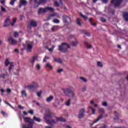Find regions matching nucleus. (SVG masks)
I'll list each match as a JSON object with an SVG mask.
<instances>
[{"label": "nucleus", "mask_w": 128, "mask_h": 128, "mask_svg": "<svg viewBox=\"0 0 128 128\" xmlns=\"http://www.w3.org/2000/svg\"><path fill=\"white\" fill-rule=\"evenodd\" d=\"M46 67L48 68L51 70H52V68H53L52 66V64H50V63H47L46 64Z\"/></svg>", "instance_id": "obj_24"}, {"label": "nucleus", "mask_w": 128, "mask_h": 128, "mask_svg": "<svg viewBox=\"0 0 128 128\" xmlns=\"http://www.w3.org/2000/svg\"><path fill=\"white\" fill-rule=\"evenodd\" d=\"M71 45L72 46H78V41L76 38H74V40L71 42Z\"/></svg>", "instance_id": "obj_12"}, {"label": "nucleus", "mask_w": 128, "mask_h": 128, "mask_svg": "<svg viewBox=\"0 0 128 128\" xmlns=\"http://www.w3.org/2000/svg\"><path fill=\"white\" fill-rule=\"evenodd\" d=\"M48 124H56V122L53 120H51L48 121Z\"/></svg>", "instance_id": "obj_37"}, {"label": "nucleus", "mask_w": 128, "mask_h": 128, "mask_svg": "<svg viewBox=\"0 0 128 128\" xmlns=\"http://www.w3.org/2000/svg\"><path fill=\"white\" fill-rule=\"evenodd\" d=\"M18 108H20V110H24V106H22L21 105L18 106Z\"/></svg>", "instance_id": "obj_56"}, {"label": "nucleus", "mask_w": 128, "mask_h": 128, "mask_svg": "<svg viewBox=\"0 0 128 128\" xmlns=\"http://www.w3.org/2000/svg\"><path fill=\"white\" fill-rule=\"evenodd\" d=\"M104 4H106L108 2V0H101Z\"/></svg>", "instance_id": "obj_57"}, {"label": "nucleus", "mask_w": 128, "mask_h": 128, "mask_svg": "<svg viewBox=\"0 0 128 128\" xmlns=\"http://www.w3.org/2000/svg\"><path fill=\"white\" fill-rule=\"evenodd\" d=\"M97 64L98 66H100V68H102V62H97Z\"/></svg>", "instance_id": "obj_47"}, {"label": "nucleus", "mask_w": 128, "mask_h": 128, "mask_svg": "<svg viewBox=\"0 0 128 128\" xmlns=\"http://www.w3.org/2000/svg\"><path fill=\"white\" fill-rule=\"evenodd\" d=\"M98 112H100L101 114H104V108H99L98 110Z\"/></svg>", "instance_id": "obj_42"}, {"label": "nucleus", "mask_w": 128, "mask_h": 128, "mask_svg": "<svg viewBox=\"0 0 128 128\" xmlns=\"http://www.w3.org/2000/svg\"><path fill=\"white\" fill-rule=\"evenodd\" d=\"M36 68L38 70H40V64H37L36 66Z\"/></svg>", "instance_id": "obj_43"}, {"label": "nucleus", "mask_w": 128, "mask_h": 128, "mask_svg": "<svg viewBox=\"0 0 128 128\" xmlns=\"http://www.w3.org/2000/svg\"><path fill=\"white\" fill-rule=\"evenodd\" d=\"M8 73H6L5 74H2V75H0V78H6V76H8Z\"/></svg>", "instance_id": "obj_38"}, {"label": "nucleus", "mask_w": 128, "mask_h": 128, "mask_svg": "<svg viewBox=\"0 0 128 128\" xmlns=\"http://www.w3.org/2000/svg\"><path fill=\"white\" fill-rule=\"evenodd\" d=\"M76 24L78 26H82V24L80 23V18H78L76 20Z\"/></svg>", "instance_id": "obj_40"}, {"label": "nucleus", "mask_w": 128, "mask_h": 128, "mask_svg": "<svg viewBox=\"0 0 128 128\" xmlns=\"http://www.w3.org/2000/svg\"><path fill=\"white\" fill-rule=\"evenodd\" d=\"M36 60H37L38 62L40 60H38V55L33 56V57L30 60V62L32 64H34L36 62Z\"/></svg>", "instance_id": "obj_9"}, {"label": "nucleus", "mask_w": 128, "mask_h": 128, "mask_svg": "<svg viewBox=\"0 0 128 128\" xmlns=\"http://www.w3.org/2000/svg\"><path fill=\"white\" fill-rule=\"evenodd\" d=\"M58 26H53L52 28V31L54 32V30H58Z\"/></svg>", "instance_id": "obj_44"}, {"label": "nucleus", "mask_w": 128, "mask_h": 128, "mask_svg": "<svg viewBox=\"0 0 128 128\" xmlns=\"http://www.w3.org/2000/svg\"><path fill=\"white\" fill-rule=\"evenodd\" d=\"M24 120L25 122H28L29 124H34V120H32V119H30V118L28 117H24Z\"/></svg>", "instance_id": "obj_11"}, {"label": "nucleus", "mask_w": 128, "mask_h": 128, "mask_svg": "<svg viewBox=\"0 0 128 128\" xmlns=\"http://www.w3.org/2000/svg\"><path fill=\"white\" fill-rule=\"evenodd\" d=\"M100 20H101V22H106V19L104 18H100Z\"/></svg>", "instance_id": "obj_58"}, {"label": "nucleus", "mask_w": 128, "mask_h": 128, "mask_svg": "<svg viewBox=\"0 0 128 128\" xmlns=\"http://www.w3.org/2000/svg\"><path fill=\"white\" fill-rule=\"evenodd\" d=\"M48 10H49L50 12H54V8L52 7H46L44 8H40V9H39L38 13L40 14H42L43 12H46Z\"/></svg>", "instance_id": "obj_3"}, {"label": "nucleus", "mask_w": 128, "mask_h": 128, "mask_svg": "<svg viewBox=\"0 0 128 128\" xmlns=\"http://www.w3.org/2000/svg\"><path fill=\"white\" fill-rule=\"evenodd\" d=\"M64 71V70H62V68H59L57 72L58 74H60V72H62Z\"/></svg>", "instance_id": "obj_50"}, {"label": "nucleus", "mask_w": 128, "mask_h": 128, "mask_svg": "<svg viewBox=\"0 0 128 128\" xmlns=\"http://www.w3.org/2000/svg\"><path fill=\"white\" fill-rule=\"evenodd\" d=\"M54 61L56 62H59L60 64H62V60L56 57L54 58Z\"/></svg>", "instance_id": "obj_16"}, {"label": "nucleus", "mask_w": 128, "mask_h": 128, "mask_svg": "<svg viewBox=\"0 0 128 128\" xmlns=\"http://www.w3.org/2000/svg\"><path fill=\"white\" fill-rule=\"evenodd\" d=\"M84 44L88 48H92V45L89 44H88V42H84Z\"/></svg>", "instance_id": "obj_28"}, {"label": "nucleus", "mask_w": 128, "mask_h": 128, "mask_svg": "<svg viewBox=\"0 0 128 128\" xmlns=\"http://www.w3.org/2000/svg\"><path fill=\"white\" fill-rule=\"evenodd\" d=\"M88 108H90L92 110V114H96V109L92 106H88Z\"/></svg>", "instance_id": "obj_20"}, {"label": "nucleus", "mask_w": 128, "mask_h": 128, "mask_svg": "<svg viewBox=\"0 0 128 128\" xmlns=\"http://www.w3.org/2000/svg\"><path fill=\"white\" fill-rule=\"evenodd\" d=\"M0 2L2 4H4V0H1Z\"/></svg>", "instance_id": "obj_64"}, {"label": "nucleus", "mask_w": 128, "mask_h": 128, "mask_svg": "<svg viewBox=\"0 0 128 128\" xmlns=\"http://www.w3.org/2000/svg\"><path fill=\"white\" fill-rule=\"evenodd\" d=\"M80 80L84 82H88V80L84 77H80Z\"/></svg>", "instance_id": "obj_29"}, {"label": "nucleus", "mask_w": 128, "mask_h": 128, "mask_svg": "<svg viewBox=\"0 0 128 128\" xmlns=\"http://www.w3.org/2000/svg\"><path fill=\"white\" fill-rule=\"evenodd\" d=\"M52 16H57L58 18H60V15L58 14V13H54L50 15L49 18H52Z\"/></svg>", "instance_id": "obj_23"}, {"label": "nucleus", "mask_w": 128, "mask_h": 128, "mask_svg": "<svg viewBox=\"0 0 128 128\" xmlns=\"http://www.w3.org/2000/svg\"><path fill=\"white\" fill-rule=\"evenodd\" d=\"M53 0L56 6H60V4H62V1L60 0Z\"/></svg>", "instance_id": "obj_15"}, {"label": "nucleus", "mask_w": 128, "mask_h": 128, "mask_svg": "<svg viewBox=\"0 0 128 128\" xmlns=\"http://www.w3.org/2000/svg\"><path fill=\"white\" fill-rule=\"evenodd\" d=\"M6 92L10 94L12 92V90L10 88H7L6 90Z\"/></svg>", "instance_id": "obj_51"}, {"label": "nucleus", "mask_w": 128, "mask_h": 128, "mask_svg": "<svg viewBox=\"0 0 128 128\" xmlns=\"http://www.w3.org/2000/svg\"><path fill=\"white\" fill-rule=\"evenodd\" d=\"M30 26H38V24H36V22L32 21L30 22Z\"/></svg>", "instance_id": "obj_30"}, {"label": "nucleus", "mask_w": 128, "mask_h": 128, "mask_svg": "<svg viewBox=\"0 0 128 128\" xmlns=\"http://www.w3.org/2000/svg\"><path fill=\"white\" fill-rule=\"evenodd\" d=\"M22 96H23V98H26L28 96L26 92V90H22Z\"/></svg>", "instance_id": "obj_31"}, {"label": "nucleus", "mask_w": 128, "mask_h": 128, "mask_svg": "<svg viewBox=\"0 0 128 128\" xmlns=\"http://www.w3.org/2000/svg\"><path fill=\"white\" fill-rule=\"evenodd\" d=\"M23 114L24 116H27L28 115V112H26V111H24Z\"/></svg>", "instance_id": "obj_61"}, {"label": "nucleus", "mask_w": 128, "mask_h": 128, "mask_svg": "<svg viewBox=\"0 0 128 128\" xmlns=\"http://www.w3.org/2000/svg\"><path fill=\"white\" fill-rule=\"evenodd\" d=\"M23 128H32V126H28L26 124H22Z\"/></svg>", "instance_id": "obj_48"}, {"label": "nucleus", "mask_w": 128, "mask_h": 128, "mask_svg": "<svg viewBox=\"0 0 128 128\" xmlns=\"http://www.w3.org/2000/svg\"><path fill=\"white\" fill-rule=\"evenodd\" d=\"M66 106H70V99H69L66 102Z\"/></svg>", "instance_id": "obj_35"}, {"label": "nucleus", "mask_w": 128, "mask_h": 128, "mask_svg": "<svg viewBox=\"0 0 128 128\" xmlns=\"http://www.w3.org/2000/svg\"><path fill=\"white\" fill-rule=\"evenodd\" d=\"M8 42L12 46H16L18 44V41L14 39L12 37H8Z\"/></svg>", "instance_id": "obj_7"}, {"label": "nucleus", "mask_w": 128, "mask_h": 128, "mask_svg": "<svg viewBox=\"0 0 128 128\" xmlns=\"http://www.w3.org/2000/svg\"><path fill=\"white\" fill-rule=\"evenodd\" d=\"M42 94V90H40V91L38 92H37V96H38V98H40Z\"/></svg>", "instance_id": "obj_39"}, {"label": "nucleus", "mask_w": 128, "mask_h": 128, "mask_svg": "<svg viewBox=\"0 0 128 128\" xmlns=\"http://www.w3.org/2000/svg\"><path fill=\"white\" fill-rule=\"evenodd\" d=\"M27 88H28V90H32V88H34V85L31 84V85H29L27 86Z\"/></svg>", "instance_id": "obj_41"}, {"label": "nucleus", "mask_w": 128, "mask_h": 128, "mask_svg": "<svg viewBox=\"0 0 128 128\" xmlns=\"http://www.w3.org/2000/svg\"><path fill=\"white\" fill-rule=\"evenodd\" d=\"M102 105L104 106H108V103H106V102H103L102 103Z\"/></svg>", "instance_id": "obj_53"}, {"label": "nucleus", "mask_w": 128, "mask_h": 128, "mask_svg": "<svg viewBox=\"0 0 128 128\" xmlns=\"http://www.w3.org/2000/svg\"><path fill=\"white\" fill-rule=\"evenodd\" d=\"M12 23L10 22V18H8L4 24V26H10V24Z\"/></svg>", "instance_id": "obj_13"}, {"label": "nucleus", "mask_w": 128, "mask_h": 128, "mask_svg": "<svg viewBox=\"0 0 128 128\" xmlns=\"http://www.w3.org/2000/svg\"><path fill=\"white\" fill-rule=\"evenodd\" d=\"M10 60H8V58H6L4 62V64L6 66H8V64H10Z\"/></svg>", "instance_id": "obj_25"}, {"label": "nucleus", "mask_w": 128, "mask_h": 128, "mask_svg": "<svg viewBox=\"0 0 128 128\" xmlns=\"http://www.w3.org/2000/svg\"><path fill=\"white\" fill-rule=\"evenodd\" d=\"M14 62H10V64L9 68H8V71L10 72V70H12L14 68Z\"/></svg>", "instance_id": "obj_19"}, {"label": "nucleus", "mask_w": 128, "mask_h": 128, "mask_svg": "<svg viewBox=\"0 0 128 128\" xmlns=\"http://www.w3.org/2000/svg\"><path fill=\"white\" fill-rule=\"evenodd\" d=\"M22 32H14V38H18V36H22Z\"/></svg>", "instance_id": "obj_14"}, {"label": "nucleus", "mask_w": 128, "mask_h": 128, "mask_svg": "<svg viewBox=\"0 0 128 128\" xmlns=\"http://www.w3.org/2000/svg\"><path fill=\"white\" fill-rule=\"evenodd\" d=\"M53 22L54 24H60V20L58 19H54L53 20Z\"/></svg>", "instance_id": "obj_46"}, {"label": "nucleus", "mask_w": 128, "mask_h": 128, "mask_svg": "<svg viewBox=\"0 0 128 128\" xmlns=\"http://www.w3.org/2000/svg\"><path fill=\"white\" fill-rule=\"evenodd\" d=\"M94 108H98V104L94 103Z\"/></svg>", "instance_id": "obj_62"}, {"label": "nucleus", "mask_w": 128, "mask_h": 128, "mask_svg": "<svg viewBox=\"0 0 128 128\" xmlns=\"http://www.w3.org/2000/svg\"><path fill=\"white\" fill-rule=\"evenodd\" d=\"M0 11L2 12H6V9L2 6H0Z\"/></svg>", "instance_id": "obj_32"}, {"label": "nucleus", "mask_w": 128, "mask_h": 128, "mask_svg": "<svg viewBox=\"0 0 128 128\" xmlns=\"http://www.w3.org/2000/svg\"><path fill=\"white\" fill-rule=\"evenodd\" d=\"M123 18L124 20L128 22V12H124L123 14Z\"/></svg>", "instance_id": "obj_17"}, {"label": "nucleus", "mask_w": 128, "mask_h": 128, "mask_svg": "<svg viewBox=\"0 0 128 128\" xmlns=\"http://www.w3.org/2000/svg\"><path fill=\"white\" fill-rule=\"evenodd\" d=\"M122 2V0H112L111 1L112 4H114V6H118Z\"/></svg>", "instance_id": "obj_6"}, {"label": "nucleus", "mask_w": 128, "mask_h": 128, "mask_svg": "<svg viewBox=\"0 0 128 128\" xmlns=\"http://www.w3.org/2000/svg\"><path fill=\"white\" fill-rule=\"evenodd\" d=\"M56 122H64V119L62 117L56 118Z\"/></svg>", "instance_id": "obj_26"}, {"label": "nucleus", "mask_w": 128, "mask_h": 128, "mask_svg": "<svg viewBox=\"0 0 128 128\" xmlns=\"http://www.w3.org/2000/svg\"><path fill=\"white\" fill-rule=\"evenodd\" d=\"M101 118H102V116H100L98 118L93 122V123L91 124V126H92V124H96V122H98V120H100Z\"/></svg>", "instance_id": "obj_21"}, {"label": "nucleus", "mask_w": 128, "mask_h": 128, "mask_svg": "<svg viewBox=\"0 0 128 128\" xmlns=\"http://www.w3.org/2000/svg\"><path fill=\"white\" fill-rule=\"evenodd\" d=\"M2 114L3 116H8V114H6V112H4V111L2 112Z\"/></svg>", "instance_id": "obj_52"}, {"label": "nucleus", "mask_w": 128, "mask_h": 128, "mask_svg": "<svg viewBox=\"0 0 128 128\" xmlns=\"http://www.w3.org/2000/svg\"><path fill=\"white\" fill-rule=\"evenodd\" d=\"M80 16H82V18H84V20H88V16L82 14L80 13Z\"/></svg>", "instance_id": "obj_45"}, {"label": "nucleus", "mask_w": 128, "mask_h": 128, "mask_svg": "<svg viewBox=\"0 0 128 128\" xmlns=\"http://www.w3.org/2000/svg\"><path fill=\"white\" fill-rule=\"evenodd\" d=\"M14 0H12L10 2V4H11V6H14Z\"/></svg>", "instance_id": "obj_60"}, {"label": "nucleus", "mask_w": 128, "mask_h": 128, "mask_svg": "<svg viewBox=\"0 0 128 128\" xmlns=\"http://www.w3.org/2000/svg\"><path fill=\"white\" fill-rule=\"evenodd\" d=\"M70 48V45L68 44L63 43L60 46H59L58 50L62 52H66L68 49Z\"/></svg>", "instance_id": "obj_1"}, {"label": "nucleus", "mask_w": 128, "mask_h": 128, "mask_svg": "<svg viewBox=\"0 0 128 128\" xmlns=\"http://www.w3.org/2000/svg\"><path fill=\"white\" fill-rule=\"evenodd\" d=\"M32 120H35V122H40V118H36V116H34Z\"/></svg>", "instance_id": "obj_27"}, {"label": "nucleus", "mask_w": 128, "mask_h": 128, "mask_svg": "<svg viewBox=\"0 0 128 128\" xmlns=\"http://www.w3.org/2000/svg\"><path fill=\"white\" fill-rule=\"evenodd\" d=\"M32 0L34 2L35 5L34 6V8H38L40 4H44V2H45L46 0H41L40 1V2H38V0H30V4L32 3Z\"/></svg>", "instance_id": "obj_5"}, {"label": "nucleus", "mask_w": 128, "mask_h": 128, "mask_svg": "<svg viewBox=\"0 0 128 128\" xmlns=\"http://www.w3.org/2000/svg\"><path fill=\"white\" fill-rule=\"evenodd\" d=\"M32 84L34 86V88H38V83L36 82H33Z\"/></svg>", "instance_id": "obj_33"}, {"label": "nucleus", "mask_w": 128, "mask_h": 128, "mask_svg": "<svg viewBox=\"0 0 128 128\" xmlns=\"http://www.w3.org/2000/svg\"><path fill=\"white\" fill-rule=\"evenodd\" d=\"M5 102V104H8V106H10L11 108H14V107H12V105H10V104L8 103V102Z\"/></svg>", "instance_id": "obj_55"}, {"label": "nucleus", "mask_w": 128, "mask_h": 128, "mask_svg": "<svg viewBox=\"0 0 128 128\" xmlns=\"http://www.w3.org/2000/svg\"><path fill=\"white\" fill-rule=\"evenodd\" d=\"M46 48H47V50H48L50 52H52V50H54V46H52V47L50 48H48L46 47Z\"/></svg>", "instance_id": "obj_36"}, {"label": "nucleus", "mask_w": 128, "mask_h": 128, "mask_svg": "<svg viewBox=\"0 0 128 128\" xmlns=\"http://www.w3.org/2000/svg\"><path fill=\"white\" fill-rule=\"evenodd\" d=\"M20 6H26V1L24 0H22L20 1Z\"/></svg>", "instance_id": "obj_22"}, {"label": "nucleus", "mask_w": 128, "mask_h": 128, "mask_svg": "<svg viewBox=\"0 0 128 128\" xmlns=\"http://www.w3.org/2000/svg\"><path fill=\"white\" fill-rule=\"evenodd\" d=\"M29 114H34V110H30L29 112H28Z\"/></svg>", "instance_id": "obj_59"}, {"label": "nucleus", "mask_w": 128, "mask_h": 128, "mask_svg": "<svg viewBox=\"0 0 128 128\" xmlns=\"http://www.w3.org/2000/svg\"><path fill=\"white\" fill-rule=\"evenodd\" d=\"M86 112V110L84 108H82L80 110L79 114L78 116V118H82L84 116V113Z\"/></svg>", "instance_id": "obj_8"}, {"label": "nucleus", "mask_w": 128, "mask_h": 128, "mask_svg": "<svg viewBox=\"0 0 128 128\" xmlns=\"http://www.w3.org/2000/svg\"><path fill=\"white\" fill-rule=\"evenodd\" d=\"M54 100V96H50L49 97L47 98L46 99V102H52Z\"/></svg>", "instance_id": "obj_18"}, {"label": "nucleus", "mask_w": 128, "mask_h": 128, "mask_svg": "<svg viewBox=\"0 0 128 128\" xmlns=\"http://www.w3.org/2000/svg\"><path fill=\"white\" fill-rule=\"evenodd\" d=\"M46 60H48V58L47 56H46L44 58L43 60L44 62H46Z\"/></svg>", "instance_id": "obj_54"}, {"label": "nucleus", "mask_w": 128, "mask_h": 128, "mask_svg": "<svg viewBox=\"0 0 128 128\" xmlns=\"http://www.w3.org/2000/svg\"><path fill=\"white\" fill-rule=\"evenodd\" d=\"M63 22H65V24H66V22L69 24V22H71L72 20H70V18L68 16H63Z\"/></svg>", "instance_id": "obj_10"}, {"label": "nucleus", "mask_w": 128, "mask_h": 128, "mask_svg": "<svg viewBox=\"0 0 128 128\" xmlns=\"http://www.w3.org/2000/svg\"><path fill=\"white\" fill-rule=\"evenodd\" d=\"M32 48H34V42H27L26 50L27 52H32Z\"/></svg>", "instance_id": "obj_4"}, {"label": "nucleus", "mask_w": 128, "mask_h": 128, "mask_svg": "<svg viewBox=\"0 0 128 128\" xmlns=\"http://www.w3.org/2000/svg\"><path fill=\"white\" fill-rule=\"evenodd\" d=\"M16 18H14L12 22H11L10 24L11 26H14L16 24Z\"/></svg>", "instance_id": "obj_34"}, {"label": "nucleus", "mask_w": 128, "mask_h": 128, "mask_svg": "<svg viewBox=\"0 0 128 128\" xmlns=\"http://www.w3.org/2000/svg\"><path fill=\"white\" fill-rule=\"evenodd\" d=\"M85 34H86V36H90V34L88 32L85 33Z\"/></svg>", "instance_id": "obj_63"}, {"label": "nucleus", "mask_w": 128, "mask_h": 128, "mask_svg": "<svg viewBox=\"0 0 128 128\" xmlns=\"http://www.w3.org/2000/svg\"><path fill=\"white\" fill-rule=\"evenodd\" d=\"M63 92L64 94L68 92V96L70 97L74 96V90H72V87H70L69 88H66L63 90Z\"/></svg>", "instance_id": "obj_2"}, {"label": "nucleus", "mask_w": 128, "mask_h": 128, "mask_svg": "<svg viewBox=\"0 0 128 128\" xmlns=\"http://www.w3.org/2000/svg\"><path fill=\"white\" fill-rule=\"evenodd\" d=\"M82 92H86V86H84L82 88Z\"/></svg>", "instance_id": "obj_49"}]
</instances>
